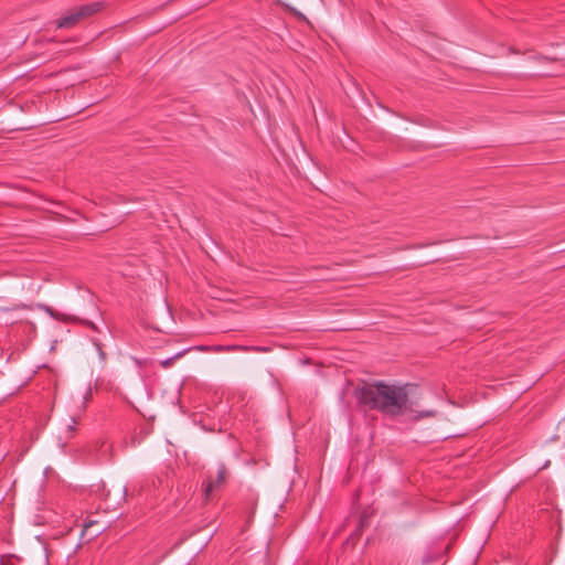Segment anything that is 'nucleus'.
Here are the masks:
<instances>
[{"instance_id":"nucleus-3","label":"nucleus","mask_w":565,"mask_h":565,"mask_svg":"<svg viewBox=\"0 0 565 565\" xmlns=\"http://www.w3.org/2000/svg\"><path fill=\"white\" fill-rule=\"evenodd\" d=\"M227 478V468L223 462H220L216 470V478L213 480L211 477H207L204 482V494L205 498L209 499L211 493L218 488L220 486L226 482Z\"/></svg>"},{"instance_id":"nucleus-8","label":"nucleus","mask_w":565,"mask_h":565,"mask_svg":"<svg viewBox=\"0 0 565 565\" xmlns=\"http://www.w3.org/2000/svg\"><path fill=\"white\" fill-rule=\"evenodd\" d=\"M94 344H95V347H96V349H97L98 354L100 355V358H102V359H105V353H104V351L102 350V347H100L99 342H98V341H94Z\"/></svg>"},{"instance_id":"nucleus-2","label":"nucleus","mask_w":565,"mask_h":565,"mask_svg":"<svg viewBox=\"0 0 565 565\" xmlns=\"http://www.w3.org/2000/svg\"><path fill=\"white\" fill-rule=\"evenodd\" d=\"M103 2H92L74 8L56 21L57 29H70L75 26L81 20L88 18L103 9Z\"/></svg>"},{"instance_id":"nucleus-4","label":"nucleus","mask_w":565,"mask_h":565,"mask_svg":"<svg viewBox=\"0 0 565 565\" xmlns=\"http://www.w3.org/2000/svg\"><path fill=\"white\" fill-rule=\"evenodd\" d=\"M250 349L248 347L238 345V344H232V345H213L211 347V352H247Z\"/></svg>"},{"instance_id":"nucleus-1","label":"nucleus","mask_w":565,"mask_h":565,"mask_svg":"<svg viewBox=\"0 0 565 565\" xmlns=\"http://www.w3.org/2000/svg\"><path fill=\"white\" fill-rule=\"evenodd\" d=\"M359 403L369 409H376L390 416L413 411L405 387L383 382L365 384L356 392Z\"/></svg>"},{"instance_id":"nucleus-6","label":"nucleus","mask_w":565,"mask_h":565,"mask_svg":"<svg viewBox=\"0 0 565 565\" xmlns=\"http://www.w3.org/2000/svg\"><path fill=\"white\" fill-rule=\"evenodd\" d=\"M435 415H436L435 411H425V412H422L418 415H416L415 419H420L424 417H434Z\"/></svg>"},{"instance_id":"nucleus-9","label":"nucleus","mask_w":565,"mask_h":565,"mask_svg":"<svg viewBox=\"0 0 565 565\" xmlns=\"http://www.w3.org/2000/svg\"><path fill=\"white\" fill-rule=\"evenodd\" d=\"M194 349L198 351H201V352H211V347H209V345H199V347H195Z\"/></svg>"},{"instance_id":"nucleus-7","label":"nucleus","mask_w":565,"mask_h":565,"mask_svg":"<svg viewBox=\"0 0 565 565\" xmlns=\"http://www.w3.org/2000/svg\"><path fill=\"white\" fill-rule=\"evenodd\" d=\"M76 424H77V422L72 417V418H71V424H68V425L66 426L67 431H68V433L74 431V429H75V425H76Z\"/></svg>"},{"instance_id":"nucleus-10","label":"nucleus","mask_w":565,"mask_h":565,"mask_svg":"<svg viewBox=\"0 0 565 565\" xmlns=\"http://www.w3.org/2000/svg\"><path fill=\"white\" fill-rule=\"evenodd\" d=\"M87 324H88L92 329L96 330V327H95V324H94L93 322H88Z\"/></svg>"},{"instance_id":"nucleus-5","label":"nucleus","mask_w":565,"mask_h":565,"mask_svg":"<svg viewBox=\"0 0 565 565\" xmlns=\"http://www.w3.org/2000/svg\"><path fill=\"white\" fill-rule=\"evenodd\" d=\"M186 351H188V350H184V351L178 352L174 356L169 358V359H166V360H162V361L160 362V364H161V365H162V367H164V369L170 367V366L173 364V362H174L177 359L182 358V356L185 354V352H186Z\"/></svg>"}]
</instances>
